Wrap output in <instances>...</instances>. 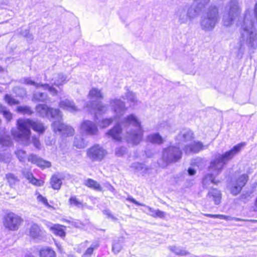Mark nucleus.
Masks as SVG:
<instances>
[{
    "label": "nucleus",
    "mask_w": 257,
    "mask_h": 257,
    "mask_svg": "<svg viewBox=\"0 0 257 257\" xmlns=\"http://www.w3.org/2000/svg\"><path fill=\"white\" fill-rule=\"evenodd\" d=\"M47 95L43 92H36L33 93L32 101L34 102H45L47 100Z\"/></svg>",
    "instance_id": "c756f323"
},
{
    "label": "nucleus",
    "mask_w": 257,
    "mask_h": 257,
    "mask_svg": "<svg viewBox=\"0 0 257 257\" xmlns=\"http://www.w3.org/2000/svg\"><path fill=\"white\" fill-rule=\"evenodd\" d=\"M131 168L137 172H142L143 173H147L148 169L144 164L138 162L132 164Z\"/></svg>",
    "instance_id": "2f4dec72"
},
{
    "label": "nucleus",
    "mask_w": 257,
    "mask_h": 257,
    "mask_svg": "<svg viewBox=\"0 0 257 257\" xmlns=\"http://www.w3.org/2000/svg\"><path fill=\"white\" fill-rule=\"evenodd\" d=\"M114 119H117L113 117L104 118L99 122V125L101 128H105L110 125Z\"/></svg>",
    "instance_id": "58836bf2"
},
{
    "label": "nucleus",
    "mask_w": 257,
    "mask_h": 257,
    "mask_svg": "<svg viewBox=\"0 0 257 257\" xmlns=\"http://www.w3.org/2000/svg\"><path fill=\"white\" fill-rule=\"evenodd\" d=\"M59 106L71 112L77 111L78 110L77 107L74 105V102L68 99L61 101L59 103Z\"/></svg>",
    "instance_id": "aec40b11"
},
{
    "label": "nucleus",
    "mask_w": 257,
    "mask_h": 257,
    "mask_svg": "<svg viewBox=\"0 0 257 257\" xmlns=\"http://www.w3.org/2000/svg\"><path fill=\"white\" fill-rule=\"evenodd\" d=\"M30 236L35 239H39L43 234V231L37 224H33L30 228Z\"/></svg>",
    "instance_id": "4be33fe9"
},
{
    "label": "nucleus",
    "mask_w": 257,
    "mask_h": 257,
    "mask_svg": "<svg viewBox=\"0 0 257 257\" xmlns=\"http://www.w3.org/2000/svg\"><path fill=\"white\" fill-rule=\"evenodd\" d=\"M22 174L24 176L30 181L34 176L33 174L29 170L24 169L22 171Z\"/></svg>",
    "instance_id": "603ef678"
},
{
    "label": "nucleus",
    "mask_w": 257,
    "mask_h": 257,
    "mask_svg": "<svg viewBox=\"0 0 257 257\" xmlns=\"http://www.w3.org/2000/svg\"><path fill=\"white\" fill-rule=\"evenodd\" d=\"M74 145L76 147L79 149H83L86 146V144L83 139L81 138H78L75 137Z\"/></svg>",
    "instance_id": "79ce46f5"
},
{
    "label": "nucleus",
    "mask_w": 257,
    "mask_h": 257,
    "mask_svg": "<svg viewBox=\"0 0 257 257\" xmlns=\"http://www.w3.org/2000/svg\"><path fill=\"white\" fill-rule=\"evenodd\" d=\"M3 71V69L2 68V67L0 66V72Z\"/></svg>",
    "instance_id": "0e129e2a"
},
{
    "label": "nucleus",
    "mask_w": 257,
    "mask_h": 257,
    "mask_svg": "<svg viewBox=\"0 0 257 257\" xmlns=\"http://www.w3.org/2000/svg\"><path fill=\"white\" fill-rule=\"evenodd\" d=\"M107 154L106 150L99 145H94L87 152V156L93 161H101Z\"/></svg>",
    "instance_id": "f8f14e48"
},
{
    "label": "nucleus",
    "mask_w": 257,
    "mask_h": 257,
    "mask_svg": "<svg viewBox=\"0 0 257 257\" xmlns=\"http://www.w3.org/2000/svg\"><path fill=\"white\" fill-rule=\"evenodd\" d=\"M169 249L175 254L180 256H185L189 254V252L182 247L169 246Z\"/></svg>",
    "instance_id": "cd10ccee"
},
{
    "label": "nucleus",
    "mask_w": 257,
    "mask_h": 257,
    "mask_svg": "<svg viewBox=\"0 0 257 257\" xmlns=\"http://www.w3.org/2000/svg\"><path fill=\"white\" fill-rule=\"evenodd\" d=\"M17 110L18 112H22L25 114L30 115L33 113L31 108L28 106H19L17 107Z\"/></svg>",
    "instance_id": "37998d69"
},
{
    "label": "nucleus",
    "mask_w": 257,
    "mask_h": 257,
    "mask_svg": "<svg viewBox=\"0 0 257 257\" xmlns=\"http://www.w3.org/2000/svg\"><path fill=\"white\" fill-rule=\"evenodd\" d=\"M29 182L36 186H42L44 184V181L35 178L34 176L29 181Z\"/></svg>",
    "instance_id": "09e8293b"
},
{
    "label": "nucleus",
    "mask_w": 257,
    "mask_h": 257,
    "mask_svg": "<svg viewBox=\"0 0 257 257\" xmlns=\"http://www.w3.org/2000/svg\"><path fill=\"white\" fill-rule=\"evenodd\" d=\"M181 148L179 146L177 147L170 146L164 149L162 154L163 163L159 162V165L162 167H166L168 164L178 161L182 156Z\"/></svg>",
    "instance_id": "6e6552de"
},
{
    "label": "nucleus",
    "mask_w": 257,
    "mask_h": 257,
    "mask_svg": "<svg viewBox=\"0 0 257 257\" xmlns=\"http://www.w3.org/2000/svg\"><path fill=\"white\" fill-rule=\"evenodd\" d=\"M6 102L10 105H16L19 103V101L15 99L11 95L6 94L5 97Z\"/></svg>",
    "instance_id": "c03bdc74"
},
{
    "label": "nucleus",
    "mask_w": 257,
    "mask_h": 257,
    "mask_svg": "<svg viewBox=\"0 0 257 257\" xmlns=\"http://www.w3.org/2000/svg\"><path fill=\"white\" fill-rule=\"evenodd\" d=\"M205 216L213 218H219L220 219H224L226 221H241L242 220L240 218L233 217L230 216H226L223 214H203Z\"/></svg>",
    "instance_id": "393cba45"
},
{
    "label": "nucleus",
    "mask_w": 257,
    "mask_h": 257,
    "mask_svg": "<svg viewBox=\"0 0 257 257\" xmlns=\"http://www.w3.org/2000/svg\"><path fill=\"white\" fill-rule=\"evenodd\" d=\"M0 110L3 113V115L8 121L11 120L12 118V114L9 110H7L6 107L3 106H1Z\"/></svg>",
    "instance_id": "a18cd8bd"
},
{
    "label": "nucleus",
    "mask_w": 257,
    "mask_h": 257,
    "mask_svg": "<svg viewBox=\"0 0 257 257\" xmlns=\"http://www.w3.org/2000/svg\"><path fill=\"white\" fill-rule=\"evenodd\" d=\"M14 92L18 96L21 97L25 96L27 94V91L24 88L16 86L13 88Z\"/></svg>",
    "instance_id": "a19ab883"
},
{
    "label": "nucleus",
    "mask_w": 257,
    "mask_h": 257,
    "mask_svg": "<svg viewBox=\"0 0 257 257\" xmlns=\"http://www.w3.org/2000/svg\"><path fill=\"white\" fill-rule=\"evenodd\" d=\"M88 97L90 101V104H87L84 108H87L88 110L92 109L95 113L103 114L108 110L107 105L103 104L100 102L103 98L101 91L96 88H92L89 91Z\"/></svg>",
    "instance_id": "0eeeda50"
},
{
    "label": "nucleus",
    "mask_w": 257,
    "mask_h": 257,
    "mask_svg": "<svg viewBox=\"0 0 257 257\" xmlns=\"http://www.w3.org/2000/svg\"><path fill=\"white\" fill-rule=\"evenodd\" d=\"M22 83L25 84L29 85H34L37 88L42 87L45 90H48L50 93L52 95H57L58 91L56 90L53 86H49L48 84H41L35 82L34 81L31 79L29 77H24L20 80Z\"/></svg>",
    "instance_id": "dca6fc26"
},
{
    "label": "nucleus",
    "mask_w": 257,
    "mask_h": 257,
    "mask_svg": "<svg viewBox=\"0 0 257 257\" xmlns=\"http://www.w3.org/2000/svg\"><path fill=\"white\" fill-rule=\"evenodd\" d=\"M127 200L130 201L131 202L134 203V204L138 205V206H145L146 207V209L147 210H144V212H146L149 215L154 217L156 210L154 209L153 208H151L149 206H146L144 204H142L136 201L134 198H133L131 196L128 197V198L126 199Z\"/></svg>",
    "instance_id": "5701e85b"
},
{
    "label": "nucleus",
    "mask_w": 257,
    "mask_h": 257,
    "mask_svg": "<svg viewBox=\"0 0 257 257\" xmlns=\"http://www.w3.org/2000/svg\"><path fill=\"white\" fill-rule=\"evenodd\" d=\"M17 124L18 130H12V134L14 138L22 142V144L25 146L30 144V128L40 134H43L46 129L40 121L30 119H19Z\"/></svg>",
    "instance_id": "20e7f679"
},
{
    "label": "nucleus",
    "mask_w": 257,
    "mask_h": 257,
    "mask_svg": "<svg viewBox=\"0 0 257 257\" xmlns=\"http://www.w3.org/2000/svg\"><path fill=\"white\" fill-rule=\"evenodd\" d=\"M84 184L88 187L93 189L96 191H102V187L100 185L97 181L92 179H87L85 180Z\"/></svg>",
    "instance_id": "a878e982"
},
{
    "label": "nucleus",
    "mask_w": 257,
    "mask_h": 257,
    "mask_svg": "<svg viewBox=\"0 0 257 257\" xmlns=\"http://www.w3.org/2000/svg\"><path fill=\"white\" fill-rule=\"evenodd\" d=\"M208 147V145L204 146L200 142L193 141L185 145L184 151L186 154L197 153L203 149H207Z\"/></svg>",
    "instance_id": "a211bd4d"
},
{
    "label": "nucleus",
    "mask_w": 257,
    "mask_h": 257,
    "mask_svg": "<svg viewBox=\"0 0 257 257\" xmlns=\"http://www.w3.org/2000/svg\"><path fill=\"white\" fill-rule=\"evenodd\" d=\"M220 20L218 7L214 5H210L200 19L201 29L205 32L212 31Z\"/></svg>",
    "instance_id": "39448f33"
},
{
    "label": "nucleus",
    "mask_w": 257,
    "mask_h": 257,
    "mask_svg": "<svg viewBox=\"0 0 257 257\" xmlns=\"http://www.w3.org/2000/svg\"><path fill=\"white\" fill-rule=\"evenodd\" d=\"M93 250H94L93 249H92L91 248H90L89 247L87 249V250H86V251L83 255L84 256H86V255L90 256L93 253Z\"/></svg>",
    "instance_id": "13d9d810"
},
{
    "label": "nucleus",
    "mask_w": 257,
    "mask_h": 257,
    "mask_svg": "<svg viewBox=\"0 0 257 257\" xmlns=\"http://www.w3.org/2000/svg\"><path fill=\"white\" fill-rule=\"evenodd\" d=\"M126 148L123 147H118L115 149V154L118 157L122 156L125 153Z\"/></svg>",
    "instance_id": "3c124183"
},
{
    "label": "nucleus",
    "mask_w": 257,
    "mask_h": 257,
    "mask_svg": "<svg viewBox=\"0 0 257 257\" xmlns=\"http://www.w3.org/2000/svg\"><path fill=\"white\" fill-rule=\"evenodd\" d=\"M41 257H55V251L50 248H44L40 251Z\"/></svg>",
    "instance_id": "f704fd0d"
},
{
    "label": "nucleus",
    "mask_w": 257,
    "mask_h": 257,
    "mask_svg": "<svg viewBox=\"0 0 257 257\" xmlns=\"http://www.w3.org/2000/svg\"><path fill=\"white\" fill-rule=\"evenodd\" d=\"M37 198L39 202H42L46 206L48 207V208L51 207V206L48 202L47 199L45 197L42 196L41 195L39 194Z\"/></svg>",
    "instance_id": "8fccbe9b"
},
{
    "label": "nucleus",
    "mask_w": 257,
    "mask_h": 257,
    "mask_svg": "<svg viewBox=\"0 0 257 257\" xmlns=\"http://www.w3.org/2000/svg\"><path fill=\"white\" fill-rule=\"evenodd\" d=\"M80 131L82 133L88 136L97 135L98 133L97 125L93 121L85 120L81 124Z\"/></svg>",
    "instance_id": "2eb2a0df"
},
{
    "label": "nucleus",
    "mask_w": 257,
    "mask_h": 257,
    "mask_svg": "<svg viewBox=\"0 0 257 257\" xmlns=\"http://www.w3.org/2000/svg\"><path fill=\"white\" fill-rule=\"evenodd\" d=\"M122 126L126 129L124 139L132 145H138L143 140V130L141 122L134 114H131L123 117L120 122L106 133V135L113 140L120 141L121 140Z\"/></svg>",
    "instance_id": "f257e3e1"
},
{
    "label": "nucleus",
    "mask_w": 257,
    "mask_h": 257,
    "mask_svg": "<svg viewBox=\"0 0 257 257\" xmlns=\"http://www.w3.org/2000/svg\"><path fill=\"white\" fill-rule=\"evenodd\" d=\"M22 219L13 212L7 213L4 217L5 227L11 230H17L19 228Z\"/></svg>",
    "instance_id": "9d476101"
},
{
    "label": "nucleus",
    "mask_w": 257,
    "mask_h": 257,
    "mask_svg": "<svg viewBox=\"0 0 257 257\" xmlns=\"http://www.w3.org/2000/svg\"><path fill=\"white\" fill-rule=\"evenodd\" d=\"M28 161L32 164L36 165L38 167L44 169L49 168L51 166V163L46 161L41 158L34 154H31L28 158Z\"/></svg>",
    "instance_id": "6ab92c4d"
},
{
    "label": "nucleus",
    "mask_w": 257,
    "mask_h": 257,
    "mask_svg": "<svg viewBox=\"0 0 257 257\" xmlns=\"http://www.w3.org/2000/svg\"><path fill=\"white\" fill-rule=\"evenodd\" d=\"M174 17L180 24H186L189 20L187 9L185 6H181L176 9Z\"/></svg>",
    "instance_id": "f3484780"
},
{
    "label": "nucleus",
    "mask_w": 257,
    "mask_h": 257,
    "mask_svg": "<svg viewBox=\"0 0 257 257\" xmlns=\"http://www.w3.org/2000/svg\"><path fill=\"white\" fill-rule=\"evenodd\" d=\"M122 97L123 99H127L128 101L132 102H135L137 101L135 94L131 91H128L125 96H122Z\"/></svg>",
    "instance_id": "49530a36"
},
{
    "label": "nucleus",
    "mask_w": 257,
    "mask_h": 257,
    "mask_svg": "<svg viewBox=\"0 0 257 257\" xmlns=\"http://www.w3.org/2000/svg\"><path fill=\"white\" fill-rule=\"evenodd\" d=\"M244 146V143L238 144L223 154H218L215 159L211 162L209 167L211 173L207 174L202 180V184L204 188L207 187L206 185L209 183H217V182L215 180L214 176L220 173L224 166L238 154Z\"/></svg>",
    "instance_id": "f03ea898"
},
{
    "label": "nucleus",
    "mask_w": 257,
    "mask_h": 257,
    "mask_svg": "<svg viewBox=\"0 0 257 257\" xmlns=\"http://www.w3.org/2000/svg\"><path fill=\"white\" fill-rule=\"evenodd\" d=\"M32 143L34 146L38 149H40L41 144L40 142V141L38 138H36V137H32Z\"/></svg>",
    "instance_id": "5fc2aeb1"
},
{
    "label": "nucleus",
    "mask_w": 257,
    "mask_h": 257,
    "mask_svg": "<svg viewBox=\"0 0 257 257\" xmlns=\"http://www.w3.org/2000/svg\"><path fill=\"white\" fill-rule=\"evenodd\" d=\"M167 129H168L169 131H170V130H169V128H168V126H167Z\"/></svg>",
    "instance_id": "69168bd1"
},
{
    "label": "nucleus",
    "mask_w": 257,
    "mask_h": 257,
    "mask_svg": "<svg viewBox=\"0 0 257 257\" xmlns=\"http://www.w3.org/2000/svg\"><path fill=\"white\" fill-rule=\"evenodd\" d=\"M37 114L42 117L54 118L52 126L55 132H58L63 136L69 137L74 135V130L62 122V114L59 109H53L46 104H38L36 107Z\"/></svg>",
    "instance_id": "7ed1b4c3"
},
{
    "label": "nucleus",
    "mask_w": 257,
    "mask_h": 257,
    "mask_svg": "<svg viewBox=\"0 0 257 257\" xmlns=\"http://www.w3.org/2000/svg\"><path fill=\"white\" fill-rule=\"evenodd\" d=\"M109 105L115 115L114 118L119 119L126 111L125 103L120 99L115 98L109 101Z\"/></svg>",
    "instance_id": "ddd939ff"
},
{
    "label": "nucleus",
    "mask_w": 257,
    "mask_h": 257,
    "mask_svg": "<svg viewBox=\"0 0 257 257\" xmlns=\"http://www.w3.org/2000/svg\"><path fill=\"white\" fill-rule=\"evenodd\" d=\"M62 221L66 222L69 224V227L73 226L76 228H80L82 226L81 222L78 220H75L72 218L69 219H63Z\"/></svg>",
    "instance_id": "c9c22d12"
},
{
    "label": "nucleus",
    "mask_w": 257,
    "mask_h": 257,
    "mask_svg": "<svg viewBox=\"0 0 257 257\" xmlns=\"http://www.w3.org/2000/svg\"><path fill=\"white\" fill-rule=\"evenodd\" d=\"M254 210L255 211H257V197H256V198L255 199V203H254Z\"/></svg>",
    "instance_id": "680f3d73"
},
{
    "label": "nucleus",
    "mask_w": 257,
    "mask_h": 257,
    "mask_svg": "<svg viewBox=\"0 0 257 257\" xmlns=\"http://www.w3.org/2000/svg\"><path fill=\"white\" fill-rule=\"evenodd\" d=\"M147 141L153 144H161L163 143V139L159 133H154L147 137Z\"/></svg>",
    "instance_id": "bb28decb"
},
{
    "label": "nucleus",
    "mask_w": 257,
    "mask_h": 257,
    "mask_svg": "<svg viewBox=\"0 0 257 257\" xmlns=\"http://www.w3.org/2000/svg\"><path fill=\"white\" fill-rule=\"evenodd\" d=\"M99 246V242L97 240L93 241L91 244L90 247L93 250L97 249Z\"/></svg>",
    "instance_id": "4d7b16f0"
},
{
    "label": "nucleus",
    "mask_w": 257,
    "mask_h": 257,
    "mask_svg": "<svg viewBox=\"0 0 257 257\" xmlns=\"http://www.w3.org/2000/svg\"><path fill=\"white\" fill-rule=\"evenodd\" d=\"M54 84L56 86L63 85L66 82V77L62 74H58L54 78Z\"/></svg>",
    "instance_id": "72a5a7b5"
},
{
    "label": "nucleus",
    "mask_w": 257,
    "mask_h": 257,
    "mask_svg": "<svg viewBox=\"0 0 257 257\" xmlns=\"http://www.w3.org/2000/svg\"><path fill=\"white\" fill-rule=\"evenodd\" d=\"M166 213L165 212L157 209L154 217L164 219L166 217Z\"/></svg>",
    "instance_id": "864d4df0"
},
{
    "label": "nucleus",
    "mask_w": 257,
    "mask_h": 257,
    "mask_svg": "<svg viewBox=\"0 0 257 257\" xmlns=\"http://www.w3.org/2000/svg\"><path fill=\"white\" fill-rule=\"evenodd\" d=\"M69 203L73 206H75L77 208L82 207V202L78 200L76 196H71L69 199Z\"/></svg>",
    "instance_id": "ea45409f"
},
{
    "label": "nucleus",
    "mask_w": 257,
    "mask_h": 257,
    "mask_svg": "<svg viewBox=\"0 0 257 257\" xmlns=\"http://www.w3.org/2000/svg\"><path fill=\"white\" fill-rule=\"evenodd\" d=\"M0 144L3 146H9L12 144L11 138L9 136H4L0 133Z\"/></svg>",
    "instance_id": "e433bc0d"
},
{
    "label": "nucleus",
    "mask_w": 257,
    "mask_h": 257,
    "mask_svg": "<svg viewBox=\"0 0 257 257\" xmlns=\"http://www.w3.org/2000/svg\"><path fill=\"white\" fill-rule=\"evenodd\" d=\"M18 158L21 162H24L26 156V152L23 150H18L16 152Z\"/></svg>",
    "instance_id": "de8ad7c7"
},
{
    "label": "nucleus",
    "mask_w": 257,
    "mask_h": 257,
    "mask_svg": "<svg viewBox=\"0 0 257 257\" xmlns=\"http://www.w3.org/2000/svg\"><path fill=\"white\" fill-rule=\"evenodd\" d=\"M62 180L57 175H53L51 179V184L54 189L59 190L62 185Z\"/></svg>",
    "instance_id": "473e14b6"
},
{
    "label": "nucleus",
    "mask_w": 257,
    "mask_h": 257,
    "mask_svg": "<svg viewBox=\"0 0 257 257\" xmlns=\"http://www.w3.org/2000/svg\"><path fill=\"white\" fill-rule=\"evenodd\" d=\"M210 0H193L190 5H184L186 8L189 21H192L198 17L205 9Z\"/></svg>",
    "instance_id": "1a4fd4ad"
},
{
    "label": "nucleus",
    "mask_w": 257,
    "mask_h": 257,
    "mask_svg": "<svg viewBox=\"0 0 257 257\" xmlns=\"http://www.w3.org/2000/svg\"><path fill=\"white\" fill-rule=\"evenodd\" d=\"M25 257H34V256L31 254H27Z\"/></svg>",
    "instance_id": "e2e57ef3"
},
{
    "label": "nucleus",
    "mask_w": 257,
    "mask_h": 257,
    "mask_svg": "<svg viewBox=\"0 0 257 257\" xmlns=\"http://www.w3.org/2000/svg\"><path fill=\"white\" fill-rule=\"evenodd\" d=\"M12 155L10 153L5 151L0 153V161L6 163H9L11 162Z\"/></svg>",
    "instance_id": "4c0bfd02"
},
{
    "label": "nucleus",
    "mask_w": 257,
    "mask_h": 257,
    "mask_svg": "<svg viewBox=\"0 0 257 257\" xmlns=\"http://www.w3.org/2000/svg\"><path fill=\"white\" fill-rule=\"evenodd\" d=\"M193 138V134L188 129L183 130L176 137V144L184 150L185 145L189 144Z\"/></svg>",
    "instance_id": "4468645a"
},
{
    "label": "nucleus",
    "mask_w": 257,
    "mask_h": 257,
    "mask_svg": "<svg viewBox=\"0 0 257 257\" xmlns=\"http://www.w3.org/2000/svg\"><path fill=\"white\" fill-rule=\"evenodd\" d=\"M6 179L11 187H14L16 184L19 182V179L18 177L13 173L7 174L6 175Z\"/></svg>",
    "instance_id": "7c9ffc66"
},
{
    "label": "nucleus",
    "mask_w": 257,
    "mask_h": 257,
    "mask_svg": "<svg viewBox=\"0 0 257 257\" xmlns=\"http://www.w3.org/2000/svg\"><path fill=\"white\" fill-rule=\"evenodd\" d=\"M22 35L25 37H28L30 39H33V38L31 35H29V31L26 30L25 32L22 33Z\"/></svg>",
    "instance_id": "052dcab7"
},
{
    "label": "nucleus",
    "mask_w": 257,
    "mask_h": 257,
    "mask_svg": "<svg viewBox=\"0 0 257 257\" xmlns=\"http://www.w3.org/2000/svg\"><path fill=\"white\" fill-rule=\"evenodd\" d=\"M124 239L122 237L114 240L112 245V251L114 254H117L121 250Z\"/></svg>",
    "instance_id": "b1692460"
},
{
    "label": "nucleus",
    "mask_w": 257,
    "mask_h": 257,
    "mask_svg": "<svg viewBox=\"0 0 257 257\" xmlns=\"http://www.w3.org/2000/svg\"><path fill=\"white\" fill-rule=\"evenodd\" d=\"M50 230L53 233L60 237H64L65 236V232L62 228L61 226L59 224H51L49 226Z\"/></svg>",
    "instance_id": "c85d7f7f"
},
{
    "label": "nucleus",
    "mask_w": 257,
    "mask_h": 257,
    "mask_svg": "<svg viewBox=\"0 0 257 257\" xmlns=\"http://www.w3.org/2000/svg\"><path fill=\"white\" fill-rule=\"evenodd\" d=\"M103 212L104 214L107 215L109 218H111L112 220H116V218L112 215V214L111 213L109 210H104L103 211Z\"/></svg>",
    "instance_id": "6e6d98bb"
},
{
    "label": "nucleus",
    "mask_w": 257,
    "mask_h": 257,
    "mask_svg": "<svg viewBox=\"0 0 257 257\" xmlns=\"http://www.w3.org/2000/svg\"><path fill=\"white\" fill-rule=\"evenodd\" d=\"M207 196L209 199L212 200L216 205L220 204L221 199L220 191L216 189H211L208 193Z\"/></svg>",
    "instance_id": "412c9836"
},
{
    "label": "nucleus",
    "mask_w": 257,
    "mask_h": 257,
    "mask_svg": "<svg viewBox=\"0 0 257 257\" xmlns=\"http://www.w3.org/2000/svg\"><path fill=\"white\" fill-rule=\"evenodd\" d=\"M241 9L238 0H229L224 6L222 23L225 27H230L240 15Z\"/></svg>",
    "instance_id": "423d86ee"
},
{
    "label": "nucleus",
    "mask_w": 257,
    "mask_h": 257,
    "mask_svg": "<svg viewBox=\"0 0 257 257\" xmlns=\"http://www.w3.org/2000/svg\"><path fill=\"white\" fill-rule=\"evenodd\" d=\"M188 173L189 175L192 176L195 174L196 171L192 168H189L188 170Z\"/></svg>",
    "instance_id": "bf43d9fd"
},
{
    "label": "nucleus",
    "mask_w": 257,
    "mask_h": 257,
    "mask_svg": "<svg viewBox=\"0 0 257 257\" xmlns=\"http://www.w3.org/2000/svg\"><path fill=\"white\" fill-rule=\"evenodd\" d=\"M248 179L247 174H242L235 180H232L228 185L231 194L235 196L241 191L243 187L246 184Z\"/></svg>",
    "instance_id": "9b49d317"
}]
</instances>
